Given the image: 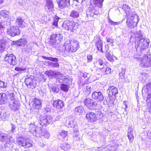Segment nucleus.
Returning a JSON list of instances; mask_svg holds the SVG:
<instances>
[{
  "label": "nucleus",
  "instance_id": "nucleus-1",
  "mask_svg": "<svg viewBox=\"0 0 151 151\" xmlns=\"http://www.w3.org/2000/svg\"><path fill=\"white\" fill-rule=\"evenodd\" d=\"M132 33L135 35L136 39L138 40L137 43H136L135 45L137 53L139 54L143 53L149 45V40L144 38L140 31L134 32H132Z\"/></svg>",
  "mask_w": 151,
  "mask_h": 151
},
{
  "label": "nucleus",
  "instance_id": "nucleus-2",
  "mask_svg": "<svg viewBox=\"0 0 151 151\" xmlns=\"http://www.w3.org/2000/svg\"><path fill=\"white\" fill-rule=\"evenodd\" d=\"M79 42L77 40H72L64 43L63 47L65 53L75 52L79 48Z\"/></svg>",
  "mask_w": 151,
  "mask_h": 151
},
{
  "label": "nucleus",
  "instance_id": "nucleus-3",
  "mask_svg": "<svg viewBox=\"0 0 151 151\" xmlns=\"http://www.w3.org/2000/svg\"><path fill=\"white\" fill-rule=\"evenodd\" d=\"M45 73L50 78L54 77L57 79L56 82L62 83V81H65L67 79L66 77L63 76V74L56 70H47L45 72Z\"/></svg>",
  "mask_w": 151,
  "mask_h": 151
},
{
  "label": "nucleus",
  "instance_id": "nucleus-4",
  "mask_svg": "<svg viewBox=\"0 0 151 151\" xmlns=\"http://www.w3.org/2000/svg\"><path fill=\"white\" fill-rule=\"evenodd\" d=\"M36 117L37 119L36 122H38L42 126L50 124L52 120V117L50 115L41 116L40 114L38 113L36 116Z\"/></svg>",
  "mask_w": 151,
  "mask_h": 151
},
{
  "label": "nucleus",
  "instance_id": "nucleus-5",
  "mask_svg": "<svg viewBox=\"0 0 151 151\" xmlns=\"http://www.w3.org/2000/svg\"><path fill=\"white\" fill-rule=\"evenodd\" d=\"M137 17L135 13L129 14L128 12H126L125 18L127 19L126 24L128 27L132 29L137 26V23L134 22V19Z\"/></svg>",
  "mask_w": 151,
  "mask_h": 151
},
{
  "label": "nucleus",
  "instance_id": "nucleus-6",
  "mask_svg": "<svg viewBox=\"0 0 151 151\" xmlns=\"http://www.w3.org/2000/svg\"><path fill=\"white\" fill-rule=\"evenodd\" d=\"M18 144L24 148H28L32 146L29 139L27 137H18L16 140Z\"/></svg>",
  "mask_w": 151,
  "mask_h": 151
},
{
  "label": "nucleus",
  "instance_id": "nucleus-7",
  "mask_svg": "<svg viewBox=\"0 0 151 151\" xmlns=\"http://www.w3.org/2000/svg\"><path fill=\"white\" fill-rule=\"evenodd\" d=\"M62 26L66 30L73 32H75L77 28L76 23L73 21L69 20L64 21Z\"/></svg>",
  "mask_w": 151,
  "mask_h": 151
},
{
  "label": "nucleus",
  "instance_id": "nucleus-8",
  "mask_svg": "<svg viewBox=\"0 0 151 151\" xmlns=\"http://www.w3.org/2000/svg\"><path fill=\"white\" fill-rule=\"evenodd\" d=\"M138 60L139 65L142 67L147 68L151 66V59L150 56L145 55L142 57L139 58Z\"/></svg>",
  "mask_w": 151,
  "mask_h": 151
},
{
  "label": "nucleus",
  "instance_id": "nucleus-9",
  "mask_svg": "<svg viewBox=\"0 0 151 151\" xmlns=\"http://www.w3.org/2000/svg\"><path fill=\"white\" fill-rule=\"evenodd\" d=\"M63 37L62 35L60 33L52 34L50 37L49 44L51 45H55L56 44L59 43L61 42Z\"/></svg>",
  "mask_w": 151,
  "mask_h": 151
},
{
  "label": "nucleus",
  "instance_id": "nucleus-10",
  "mask_svg": "<svg viewBox=\"0 0 151 151\" xmlns=\"http://www.w3.org/2000/svg\"><path fill=\"white\" fill-rule=\"evenodd\" d=\"M20 32L19 27L17 26H10L7 30L6 33L10 36L14 37L19 35Z\"/></svg>",
  "mask_w": 151,
  "mask_h": 151
},
{
  "label": "nucleus",
  "instance_id": "nucleus-11",
  "mask_svg": "<svg viewBox=\"0 0 151 151\" xmlns=\"http://www.w3.org/2000/svg\"><path fill=\"white\" fill-rule=\"evenodd\" d=\"M4 59L10 65L14 66L17 63L16 57L12 54L8 53L6 54Z\"/></svg>",
  "mask_w": 151,
  "mask_h": 151
},
{
  "label": "nucleus",
  "instance_id": "nucleus-12",
  "mask_svg": "<svg viewBox=\"0 0 151 151\" xmlns=\"http://www.w3.org/2000/svg\"><path fill=\"white\" fill-rule=\"evenodd\" d=\"M42 57L44 59L52 61V62H49V65L52 68L59 67V65L58 63V59L55 58L46 57L44 56H42Z\"/></svg>",
  "mask_w": 151,
  "mask_h": 151
},
{
  "label": "nucleus",
  "instance_id": "nucleus-13",
  "mask_svg": "<svg viewBox=\"0 0 151 151\" xmlns=\"http://www.w3.org/2000/svg\"><path fill=\"white\" fill-rule=\"evenodd\" d=\"M109 98L115 99L116 95L118 93V89L115 86H109L107 90Z\"/></svg>",
  "mask_w": 151,
  "mask_h": 151
},
{
  "label": "nucleus",
  "instance_id": "nucleus-14",
  "mask_svg": "<svg viewBox=\"0 0 151 151\" xmlns=\"http://www.w3.org/2000/svg\"><path fill=\"white\" fill-rule=\"evenodd\" d=\"M92 98L97 101H101L103 100L104 97L101 92L95 91L92 94Z\"/></svg>",
  "mask_w": 151,
  "mask_h": 151
},
{
  "label": "nucleus",
  "instance_id": "nucleus-15",
  "mask_svg": "<svg viewBox=\"0 0 151 151\" xmlns=\"http://www.w3.org/2000/svg\"><path fill=\"white\" fill-rule=\"evenodd\" d=\"M25 83L27 87L29 88H34L35 86L33 84V77L31 76L26 78L25 80Z\"/></svg>",
  "mask_w": 151,
  "mask_h": 151
},
{
  "label": "nucleus",
  "instance_id": "nucleus-16",
  "mask_svg": "<svg viewBox=\"0 0 151 151\" xmlns=\"http://www.w3.org/2000/svg\"><path fill=\"white\" fill-rule=\"evenodd\" d=\"M9 107L12 110L16 111L18 110L19 108V103L17 101H10Z\"/></svg>",
  "mask_w": 151,
  "mask_h": 151
},
{
  "label": "nucleus",
  "instance_id": "nucleus-17",
  "mask_svg": "<svg viewBox=\"0 0 151 151\" xmlns=\"http://www.w3.org/2000/svg\"><path fill=\"white\" fill-rule=\"evenodd\" d=\"M33 106L34 109L39 110L42 107V101L40 99L36 98L33 99Z\"/></svg>",
  "mask_w": 151,
  "mask_h": 151
},
{
  "label": "nucleus",
  "instance_id": "nucleus-18",
  "mask_svg": "<svg viewBox=\"0 0 151 151\" xmlns=\"http://www.w3.org/2000/svg\"><path fill=\"white\" fill-rule=\"evenodd\" d=\"M84 104L85 105L89 108V107L96 106L97 103V101H94L92 99H87L84 101Z\"/></svg>",
  "mask_w": 151,
  "mask_h": 151
},
{
  "label": "nucleus",
  "instance_id": "nucleus-19",
  "mask_svg": "<svg viewBox=\"0 0 151 151\" xmlns=\"http://www.w3.org/2000/svg\"><path fill=\"white\" fill-rule=\"evenodd\" d=\"M75 119L73 117L68 116L66 118L65 122V125L68 127H72L73 126L76 125L74 123Z\"/></svg>",
  "mask_w": 151,
  "mask_h": 151
},
{
  "label": "nucleus",
  "instance_id": "nucleus-20",
  "mask_svg": "<svg viewBox=\"0 0 151 151\" xmlns=\"http://www.w3.org/2000/svg\"><path fill=\"white\" fill-rule=\"evenodd\" d=\"M86 117L88 121L91 122H93L97 119L96 114L92 112H89L87 114Z\"/></svg>",
  "mask_w": 151,
  "mask_h": 151
},
{
  "label": "nucleus",
  "instance_id": "nucleus-21",
  "mask_svg": "<svg viewBox=\"0 0 151 151\" xmlns=\"http://www.w3.org/2000/svg\"><path fill=\"white\" fill-rule=\"evenodd\" d=\"M58 5L61 8L68 7L70 5L69 0H59Z\"/></svg>",
  "mask_w": 151,
  "mask_h": 151
},
{
  "label": "nucleus",
  "instance_id": "nucleus-22",
  "mask_svg": "<svg viewBox=\"0 0 151 151\" xmlns=\"http://www.w3.org/2000/svg\"><path fill=\"white\" fill-rule=\"evenodd\" d=\"M9 24V22L7 21L1 20L0 22V36L3 34L5 29L4 25H8Z\"/></svg>",
  "mask_w": 151,
  "mask_h": 151
},
{
  "label": "nucleus",
  "instance_id": "nucleus-23",
  "mask_svg": "<svg viewBox=\"0 0 151 151\" xmlns=\"http://www.w3.org/2000/svg\"><path fill=\"white\" fill-rule=\"evenodd\" d=\"M53 106L57 109H61L64 106L63 101L60 100L55 101L53 104Z\"/></svg>",
  "mask_w": 151,
  "mask_h": 151
},
{
  "label": "nucleus",
  "instance_id": "nucleus-24",
  "mask_svg": "<svg viewBox=\"0 0 151 151\" xmlns=\"http://www.w3.org/2000/svg\"><path fill=\"white\" fill-rule=\"evenodd\" d=\"M41 128L37 127L36 128V130L32 134L34 136H35L36 137H40L43 135V132Z\"/></svg>",
  "mask_w": 151,
  "mask_h": 151
},
{
  "label": "nucleus",
  "instance_id": "nucleus-25",
  "mask_svg": "<svg viewBox=\"0 0 151 151\" xmlns=\"http://www.w3.org/2000/svg\"><path fill=\"white\" fill-rule=\"evenodd\" d=\"M7 101V94L5 93H0V104H4Z\"/></svg>",
  "mask_w": 151,
  "mask_h": 151
},
{
  "label": "nucleus",
  "instance_id": "nucleus-26",
  "mask_svg": "<svg viewBox=\"0 0 151 151\" xmlns=\"http://www.w3.org/2000/svg\"><path fill=\"white\" fill-rule=\"evenodd\" d=\"M0 141L2 143L6 144H8L10 142V138L6 134H4L1 136Z\"/></svg>",
  "mask_w": 151,
  "mask_h": 151
},
{
  "label": "nucleus",
  "instance_id": "nucleus-27",
  "mask_svg": "<svg viewBox=\"0 0 151 151\" xmlns=\"http://www.w3.org/2000/svg\"><path fill=\"white\" fill-rule=\"evenodd\" d=\"M49 87L50 91L54 93H58L60 91V88L57 85H52Z\"/></svg>",
  "mask_w": 151,
  "mask_h": 151
},
{
  "label": "nucleus",
  "instance_id": "nucleus-28",
  "mask_svg": "<svg viewBox=\"0 0 151 151\" xmlns=\"http://www.w3.org/2000/svg\"><path fill=\"white\" fill-rule=\"evenodd\" d=\"M27 41L25 39H21L17 41V45L19 46L23 47L27 44Z\"/></svg>",
  "mask_w": 151,
  "mask_h": 151
},
{
  "label": "nucleus",
  "instance_id": "nucleus-29",
  "mask_svg": "<svg viewBox=\"0 0 151 151\" xmlns=\"http://www.w3.org/2000/svg\"><path fill=\"white\" fill-rule=\"evenodd\" d=\"M6 43L7 41L5 39L2 38L0 40V48L1 50H4L5 49Z\"/></svg>",
  "mask_w": 151,
  "mask_h": 151
},
{
  "label": "nucleus",
  "instance_id": "nucleus-30",
  "mask_svg": "<svg viewBox=\"0 0 151 151\" xmlns=\"http://www.w3.org/2000/svg\"><path fill=\"white\" fill-rule=\"evenodd\" d=\"M94 14H96L94 9H91V8H89L88 10L86 13V14L88 17H93Z\"/></svg>",
  "mask_w": 151,
  "mask_h": 151
},
{
  "label": "nucleus",
  "instance_id": "nucleus-31",
  "mask_svg": "<svg viewBox=\"0 0 151 151\" xmlns=\"http://www.w3.org/2000/svg\"><path fill=\"white\" fill-rule=\"evenodd\" d=\"M47 6L50 11H52L53 9V5L52 0H46Z\"/></svg>",
  "mask_w": 151,
  "mask_h": 151
},
{
  "label": "nucleus",
  "instance_id": "nucleus-32",
  "mask_svg": "<svg viewBox=\"0 0 151 151\" xmlns=\"http://www.w3.org/2000/svg\"><path fill=\"white\" fill-rule=\"evenodd\" d=\"M105 56L108 60L112 61L113 60V57L109 50H108L106 51L105 52Z\"/></svg>",
  "mask_w": 151,
  "mask_h": 151
},
{
  "label": "nucleus",
  "instance_id": "nucleus-33",
  "mask_svg": "<svg viewBox=\"0 0 151 151\" xmlns=\"http://www.w3.org/2000/svg\"><path fill=\"white\" fill-rule=\"evenodd\" d=\"M67 135V132L65 131H61L58 135V137L59 139L62 140Z\"/></svg>",
  "mask_w": 151,
  "mask_h": 151
},
{
  "label": "nucleus",
  "instance_id": "nucleus-34",
  "mask_svg": "<svg viewBox=\"0 0 151 151\" xmlns=\"http://www.w3.org/2000/svg\"><path fill=\"white\" fill-rule=\"evenodd\" d=\"M104 0H93V3L96 6L101 8L103 5V2Z\"/></svg>",
  "mask_w": 151,
  "mask_h": 151
},
{
  "label": "nucleus",
  "instance_id": "nucleus-35",
  "mask_svg": "<svg viewBox=\"0 0 151 151\" xmlns=\"http://www.w3.org/2000/svg\"><path fill=\"white\" fill-rule=\"evenodd\" d=\"M70 87L68 85L64 84H62L60 86L61 90L65 92H67L69 89Z\"/></svg>",
  "mask_w": 151,
  "mask_h": 151
},
{
  "label": "nucleus",
  "instance_id": "nucleus-36",
  "mask_svg": "<svg viewBox=\"0 0 151 151\" xmlns=\"http://www.w3.org/2000/svg\"><path fill=\"white\" fill-rule=\"evenodd\" d=\"M79 15L78 12L76 11L73 10L70 12V17L73 18H77L78 17Z\"/></svg>",
  "mask_w": 151,
  "mask_h": 151
},
{
  "label": "nucleus",
  "instance_id": "nucleus-37",
  "mask_svg": "<svg viewBox=\"0 0 151 151\" xmlns=\"http://www.w3.org/2000/svg\"><path fill=\"white\" fill-rule=\"evenodd\" d=\"M0 14L1 16L4 18L8 17L9 16V12L6 10H1Z\"/></svg>",
  "mask_w": 151,
  "mask_h": 151
},
{
  "label": "nucleus",
  "instance_id": "nucleus-38",
  "mask_svg": "<svg viewBox=\"0 0 151 151\" xmlns=\"http://www.w3.org/2000/svg\"><path fill=\"white\" fill-rule=\"evenodd\" d=\"M97 47L98 50H99L102 53L104 52V51L102 50L103 44L101 41H99L96 43Z\"/></svg>",
  "mask_w": 151,
  "mask_h": 151
},
{
  "label": "nucleus",
  "instance_id": "nucleus-39",
  "mask_svg": "<svg viewBox=\"0 0 151 151\" xmlns=\"http://www.w3.org/2000/svg\"><path fill=\"white\" fill-rule=\"evenodd\" d=\"M35 124H30L29 125V132L32 134L34 132L37 127Z\"/></svg>",
  "mask_w": 151,
  "mask_h": 151
},
{
  "label": "nucleus",
  "instance_id": "nucleus-40",
  "mask_svg": "<svg viewBox=\"0 0 151 151\" xmlns=\"http://www.w3.org/2000/svg\"><path fill=\"white\" fill-rule=\"evenodd\" d=\"M23 22V20L22 19L21 17H18L17 18L16 20V22L17 24L20 27L21 26L22 27V23Z\"/></svg>",
  "mask_w": 151,
  "mask_h": 151
},
{
  "label": "nucleus",
  "instance_id": "nucleus-41",
  "mask_svg": "<svg viewBox=\"0 0 151 151\" xmlns=\"http://www.w3.org/2000/svg\"><path fill=\"white\" fill-rule=\"evenodd\" d=\"M75 128L73 130L74 133L73 134V137H74V139L75 138V137H76V140H79V138L78 137V135L79 134V131L78 130L76 129H75Z\"/></svg>",
  "mask_w": 151,
  "mask_h": 151
},
{
  "label": "nucleus",
  "instance_id": "nucleus-42",
  "mask_svg": "<svg viewBox=\"0 0 151 151\" xmlns=\"http://www.w3.org/2000/svg\"><path fill=\"white\" fill-rule=\"evenodd\" d=\"M83 108L81 106H78L75 109V112L77 113H78V114L79 115L80 113H83Z\"/></svg>",
  "mask_w": 151,
  "mask_h": 151
},
{
  "label": "nucleus",
  "instance_id": "nucleus-43",
  "mask_svg": "<svg viewBox=\"0 0 151 151\" xmlns=\"http://www.w3.org/2000/svg\"><path fill=\"white\" fill-rule=\"evenodd\" d=\"M122 8L125 11L126 13V12H128L129 14H130V13L132 14V13L131 12H129V11L130 9L127 5H124L122 6Z\"/></svg>",
  "mask_w": 151,
  "mask_h": 151
},
{
  "label": "nucleus",
  "instance_id": "nucleus-44",
  "mask_svg": "<svg viewBox=\"0 0 151 151\" xmlns=\"http://www.w3.org/2000/svg\"><path fill=\"white\" fill-rule=\"evenodd\" d=\"M147 97V102L148 105L150 106V107L151 108V94H148Z\"/></svg>",
  "mask_w": 151,
  "mask_h": 151
},
{
  "label": "nucleus",
  "instance_id": "nucleus-45",
  "mask_svg": "<svg viewBox=\"0 0 151 151\" xmlns=\"http://www.w3.org/2000/svg\"><path fill=\"white\" fill-rule=\"evenodd\" d=\"M61 148L63 150H68L70 149L71 147L70 145L68 144H65L60 146Z\"/></svg>",
  "mask_w": 151,
  "mask_h": 151
},
{
  "label": "nucleus",
  "instance_id": "nucleus-46",
  "mask_svg": "<svg viewBox=\"0 0 151 151\" xmlns=\"http://www.w3.org/2000/svg\"><path fill=\"white\" fill-rule=\"evenodd\" d=\"M6 93L8 95H9V99L12 101V100H14L15 95L14 93H12L9 94V93L7 92Z\"/></svg>",
  "mask_w": 151,
  "mask_h": 151
},
{
  "label": "nucleus",
  "instance_id": "nucleus-47",
  "mask_svg": "<svg viewBox=\"0 0 151 151\" xmlns=\"http://www.w3.org/2000/svg\"><path fill=\"white\" fill-rule=\"evenodd\" d=\"M14 69L16 71H19L20 73H23L25 70H26V68H22L17 67L15 68Z\"/></svg>",
  "mask_w": 151,
  "mask_h": 151
},
{
  "label": "nucleus",
  "instance_id": "nucleus-48",
  "mask_svg": "<svg viewBox=\"0 0 151 151\" xmlns=\"http://www.w3.org/2000/svg\"><path fill=\"white\" fill-rule=\"evenodd\" d=\"M6 113H1L0 114V117L1 119L2 120H4L6 119Z\"/></svg>",
  "mask_w": 151,
  "mask_h": 151
},
{
  "label": "nucleus",
  "instance_id": "nucleus-49",
  "mask_svg": "<svg viewBox=\"0 0 151 151\" xmlns=\"http://www.w3.org/2000/svg\"><path fill=\"white\" fill-rule=\"evenodd\" d=\"M96 64L99 66H102L103 65V62L101 59H99L96 62Z\"/></svg>",
  "mask_w": 151,
  "mask_h": 151
},
{
  "label": "nucleus",
  "instance_id": "nucleus-50",
  "mask_svg": "<svg viewBox=\"0 0 151 151\" xmlns=\"http://www.w3.org/2000/svg\"><path fill=\"white\" fill-rule=\"evenodd\" d=\"M111 72V69L109 67L106 68L105 69V72L104 74H110Z\"/></svg>",
  "mask_w": 151,
  "mask_h": 151
},
{
  "label": "nucleus",
  "instance_id": "nucleus-51",
  "mask_svg": "<svg viewBox=\"0 0 151 151\" xmlns=\"http://www.w3.org/2000/svg\"><path fill=\"white\" fill-rule=\"evenodd\" d=\"M132 134H127L128 138L130 141V142H132L134 139V136Z\"/></svg>",
  "mask_w": 151,
  "mask_h": 151
},
{
  "label": "nucleus",
  "instance_id": "nucleus-52",
  "mask_svg": "<svg viewBox=\"0 0 151 151\" xmlns=\"http://www.w3.org/2000/svg\"><path fill=\"white\" fill-rule=\"evenodd\" d=\"M107 146L105 147L104 146H102L100 147L99 148L98 150L99 151H107Z\"/></svg>",
  "mask_w": 151,
  "mask_h": 151
},
{
  "label": "nucleus",
  "instance_id": "nucleus-53",
  "mask_svg": "<svg viewBox=\"0 0 151 151\" xmlns=\"http://www.w3.org/2000/svg\"><path fill=\"white\" fill-rule=\"evenodd\" d=\"M46 138L48 139L50 136L49 133L47 132H43V135Z\"/></svg>",
  "mask_w": 151,
  "mask_h": 151
},
{
  "label": "nucleus",
  "instance_id": "nucleus-54",
  "mask_svg": "<svg viewBox=\"0 0 151 151\" xmlns=\"http://www.w3.org/2000/svg\"><path fill=\"white\" fill-rule=\"evenodd\" d=\"M7 84L0 80V87L4 88L6 86Z\"/></svg>",
  "mask_w": 151,
  "mask_h": 151
},
{
  "label": "nucleus",
  "instance_id": "nucleus-55",
  "mask_svg": "<svg viewBox=\"0 0 151 151\" xmlns=\"http://www.w3.org/2000/svg\"><path fill=\"white\" fill-rule=\"evenodd\" d=\"M41 19L45 21V22H47L50 20L49 18H47V17L46 16H42Z\"/></svg>",
  "mask_w": 151,
  "mask_h": 151
},
{
  "label": "nucleus",
  "instance_id": "nucleus-56",
  "mask_svg": "<svg viewBox=\"0 0 151 151\" xmlns=\"http://www.w3.org/2000/svg\"><path fill=\"white\" fill-rule=\"evenodd\" d=\"M91 86L89 85H88L86 86V90L87 91V92L88 94H89L90 93L91 90Z\"/></svg>",
  "mask_w": 151,
  "mask_h": 151
},
{
  "label": "nucleus",
  "instance_id": "nucleus-57",
  "mask_svg": "<svg viewBox=\"0 0 151 151\" xmlns=\"http://www.w3.org/2000/svg\"><path fill=\"white\" fill-rule=\"evenodd\" d=\"M58 19H54V21L52 23V25L55 27H57L58 26Z\"/></svg>",
  "mask_w": 151,
  "mask_h": 151
},
{
  "label": "nucleus",
  "instance_id": "nucleus-58",
  "mask_svg": "<svg viewBox=\"0 0 151 151\" xmlns=\"http://www.w3.org/2000/svg\"><path fill=\"white\" fill-rule=\"evenodd\" d=\"M81 75H82L83 76L84 78H86L88 77V74L85 72H82L81 73Z\"/></svg>",
  "mask_w": 151,
  "mask_h": 151
},
{
  "label": "nucleus",
  "instance_id": "nucleus-59",
  "mask_svg": "<svg viewBox=\"0 0 151 151\" xmlns=\"http://www.w3.org/2000/svg\"><path fill=\"white\" fill-rule=\"evenodd\" d=\"M106 39L107 42L110 43L111 44L113 43V41L112 39L108 37H106Z\"/></svg>",
  "mask_w": 151,
  "mask_h": 151
},
{
  "label": "nucleus",
  "instance_id": "nucleus-60",
  "mask_svg": "<svg viewBox=\"0 0 151 151\" xmlns=\"http://www.w3.org/2000/svg\"><path fill=\"white\" fill-rule=\"evenodd\" d=\"M87 58L89 62H91L92 59V57L91 55H88L87 56Z\"/></svg>",
  "mask_w": 151,
  "mask_h": 151
},
{
  "label": "nucleus",
  "instance_id": "nucleus-61",
  "mask_svg": "<svg viewBox=\"0 0 151 151\" xmlns=\"http://www.w3.org/2000/svg\"><path fill=\"white\" fill-rule=\"evenodd\" d=\"M109 22L111 23V24L114 25H116L117 24V23H118V22H115L112 21L110 19H109Z\"/></svg>",
  "mask_w": 151,
  "mask_h": 151
},
{
  "label": "nucleus",
  "instance_id": "nucleus-62",
  "mask_svg": "<svg viewBox=\"0 0 151 151\" xmlns=\"http://www.w3.org/2000/svg\"><path fill=\"white\" fill-rule=\"evenodd\" d=\"M50 111V108L48 107H46L45 108L44 112L45 113H48Z\"/></svg>",
  "mask_w": 151,
  "mask_h": 151
},
{
  "label": "nucleus",
  "instance_id": "nucleus-63",
  "mask_svg": "<svg viewBox=\"0 0 151 151\" xmlns=\"http://www.w3.org/2000/svg\"><path fill=\"white\" fill-rule=\"evenodd\" d=\"M119 76L120 78L122 79H124L125 78L124 74L122 73H119Z\"/></svg>",
  "mask_w": 151,
  "mask_h": 151
},
{
  "label": "nucleus",
  "instance_id": "nucleus-64",
  "mask_svg": "<svg viewBox=\"0 0 151 151\" xmlns=\"http://www.w3.org/2000/svg\"><path fill=\"white\" fill-rule=\"evenodd\" d=\"M147 88L148 89L151 90V82L147 84Z\"/></svg>",
  "mask_w": 151,
  "mask_h": 151
}]
</instances>
